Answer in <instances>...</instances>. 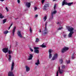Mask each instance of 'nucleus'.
I'll return each mask as SVG.
<instances>
[{
    "mask_svg": "<svg viewBox=\"0 0 76 76\" xmlns=\"http://www.w3.org/2000/svg\"><path fill=\"white\" fill-rule=\"evenodd\" d=\"M69 49V48L67 47H65L62 50L61 52L62 53H64V52H66V51H67Z\"/></svg>",
    "mask_w": 76,
    "mask_h": 76,
    "instance_id": "f257e3e1",
    "label": "nucleus"
},
{
    "mask_svg": "<svg viewBox=\"0 0 76 76\" xmlns=\"http://www.w3.org/2000/svg\"><path fill=\"white\" fill-rule=\"evenodd\" d=\"M42 34H44V35H46L48 34V30L46 28H45V30H43L42 31Z\"/></svg>",
    "mask_w": 76,
    "mask_h": 76,
    "instance_id": "f03ea898",
    "label": "nucleus"
},
{
    "mask_svg": "<svg viewBox=\"0 0 76 76\" xmlns=\"http://www.w3.org/2000/svg\"><path fill=\"white\" fill-rule=\"evenodd\" d=\"M34 48V53L37 54H38L39 53V50L38 49L39 48V47H35Z\"/></svg>",
    "mask_w": 76,
    "mask_h": 76,
    "instance_id": "7ed1b4c3",
    "label": "nucleus"
},
{
    "mask_svg": "<svg viewBox=\"0 0 76 76\" xmlns=\"http://www.w3.org/2000/svg\"><path fill=\"white\" fill-rule=\"evenodd\" d=\"M53 51V50L52 49H50L49 50V58H51L52 57V54H51V53Z\"/></svg>",
    "mask_w": 76,
    "mask_h": 76,
    "instance_id": "20e7f679",
    "label": "nucleus"
},
{
    "mask_svg": "<svg viewBox=\"0 0 76 76\" xmlns=\"http://www.w3.org/2000/svg\"><path fill=\"white\" fill-rule=\"evenodd\" d=\"M58 56H57V54H55L51 60H56V59L57 58Z\"/></svg>",
    "mask_w": 76,
    "mask_h": 76,
    "instance_id": "39448f33",
    "label": "nucleus"
},
{
    "mask_svg": "<svg viewBox=\"0 0 76 76\" xmlns=\"http://www.w3.org/2000/svg\"><path fill=\"white\" fill-rule=\"evenodd\" d=\"M74 29V28L72 27H69L68 28V31L69 32H73V31Z\"/></svg>",
    "mask_w": 76,
    "mask_h": 76,
    "instance_id": "423d86ee",
    "label": "nucleus"
},
{
    "mask_svg": "<svg viewBox=\"0 0 76 76\" xmlns=\"http://www.w3.org/2000/svg\"><path fill=\"white\" fill-rule=\"evenodd\" d=\"M17 34L18 35V37H20V38H22L23 37L22 36V34H21V33H20V31H18Z\"/></svg>",
    "mask_w": 76,
    "mask_h": 76,
    "instance_id": "0eeeda50",
    "label": "nucleus"
},
{
    "mask_svg": "<svg viewBox=\"0 0 76 76\" xmlns=\"http://www.w3.org/2000/svg\"><path fill=\"white\" fill-rule=\"evenodd\" d=\"M8 76H15V75L13 74V72H10L8 73Z\"/></svg>",
    "mask_w": 76,
    "mask_h": 76,
    "instance_id": "6e6552de",
    "label": "nucleus"
},
{
    "mask_svg": "<svg viewBox=\"0 0 76 76\" xmlns=\"http://www.w3.org/2000/svg\"><path fill=\"white\" fill-rule=\"evenodd\" d=\"M8 50H9V49L8 48H4L3 50V51L4 52V53H7Z\"/></svg>",
    "mask_w": 76,
    "mask_h": 76,
    "instance_id": "1a4fd4ad",
    "label": "nucleus"
},
{
    "mask_svg": "<svg viewBox=\"0 0 76 76\" xmlns=\"http://www.w3.org/2000/svg\"><path fill=\"white\" fill-rule=\"evenodd\" d=\"M26 6L27 7L29 8L31 6V2H26Z\"/></svg>",
    "mask_w": 76,
    "mask_h": 76,
    "instance_id": "9d476101",
    "label": "nucleus"
},
{
    "mask_svg": "<svg viewBox=\"0 0 76 76\" xmlns=\"http://www.w3.org/2000/svg\"><path fill=\"white\" fill-rule=\"evenodd\" d=\"M49 6L48 4H45L43 7V9L46 10H47V7H48Z\"/></svg>",
    "mask_w": 76,
    "mask_h": 76,
    "instance_id": "9b49d317",
    "label": "nucleus"
},
{
    "mask_svg": "<svg viewBox=\"0 0 76 76\" xmlns=\"http://www.w3.org/2000/svg\"><path fill=\"white\" fill-rule=\"evenodd\" d=\"M73 33H74V32H70L68 35L69 38H72V35Z\"/></svg>",
    "mask_w": 76,
    "mask_h": 76,
    "instance_id": "f8f14e48",
    "label": "nucleus"
},
{
    "mask_svg": "<svg viewBox=\"0 0 76 76\" xmlns=\"http://www.w3.org/2000/svg\"><path fill=\"white\" fill-rule=\"evenodd\" d=\"M16 26H14L12 31V33L13 34V36H14V35L15 34V30H16Z\"/></svg>",
    "mask_w": 76,
    "mask_h": 76,
    "instance_id": "ddd939ff",
    "label": "nucleus"
},
{
    "mask_svg": "<svg viewBox=\"0 0 76 76\" xmlns=\"http://www.w3.org/2000/svg\"><path fill=\"white\" fill-rule=\"evenodd\" d=\"M15 64V63L14 62H12V64L11 65V71H12L13 70V68H14V65Z\"/></svg>",
    "mask_w": 76,
    "mask_h": 76,
    "instance_id": "4468645a",
    "label": "nucleus"
},
{
    "mask_svg": "<svg viewBox=\"0 0 76 76\" xmlns=\"http://www.w3.org/2000/svg\"><path fill=\"white\" fill-rule=\"evenodd\" d=\"M67 2H66V0H64V1H63L62 3V6H64V4H65L66 5H67Z\"/></svg>",
    "mask_w": 76,
    "mask_h": 76,
    "instance_id": "2eb2a0df",
    "label": "nucleus"
},
{
    "mask_svg": "<svg viewBox=\"0 0 76 76\" xmlns=\"http://www.w3.org/2000/svg\"><path fill=\"white\" fill-rule=\"evenodd\" d=\"M33 58V55L30 54V56L29 58H28V60H32V58Z\"/></svg>",
    "mask_w": 76,
    "mask_h": 76,
    "instance_id": "dca6fc26",
    "label": "nucleus"
},
{
    "mask_svg": "<svg viewBox=\"0 0 76 76\" xmlns=\"http://www.w3.org/2000/svg\"><path fill=\"white\" fill-rule=\"evenodd\" d=\"M57 11L55 10L53 12H52L51 13V16H52V17H53V15H54V14H56V13H57Z\"/></svg>",
    "mask_w": 76,
    "mask_h": 76,
    "instance_id": "f3484780",
    "label": "nucleus"
},
{
    "mask_svg": "<svg viewBox=\"0 0 76 76\" xmlns=\"http://www.w3.org/2000/svg\"><path fill=\"white\" fill-rule=\"evenodd\" d=\"M73 4V2H72L70 3H67V5H68V6H72V4Z\"/></svg>",
    "mask_w": 76,
    "mask_h": 76,
    "instance_id": "a211bd4d",
    "label": "nucleus"
},
{
    "mask_svg": "<svg viewBox=\"0 0 76 76\" xmlns=\"http://www.w3.org/2000/svg\"><path fill=\"white\" fill-rule=\"evenodd\" d=\"M74 55L75 53H73L71 56V58L72 59V60L75 59V58H76L75 56Z\"/></svg>",
    "mask_w": 76,
    "mask_h": 76,
    "instance_id": "6ab92c4d",
    "label": "nucleus"
},
{
    "mask_svg": "<svg viewBox=\"0 0 76 76\" xmlns=\"http://www.w3.org/2000/svg\"><path fill=\"white\" fill-rule=\"evenodd\" d=\"M26 71L28 72L29 71V67H28V66H26Z\"/></svg>",
    "mask_w": 76,
    "mask_h": 76,
    "instance_id": "aec40b11",
    "label": "nucleus"
},
{
    "mask_svg": "<svg viewBox=\"0 0 76 76\" xmlns=\"http://www.w3.org/2000/svg\"><path fill=\"white\" fill-rule=\"evenodd\" d=\"M8 54H9L10 55V54H13V52L12 50H8Z\"/></svg>",
    "mask_w": 76,
    "mask_h": 76,
    "instance_id": "412c9836",
    "label": "nucleus"
},
{
    "mask_svg": "<svg viewBox=\"0 0 76 76\" xmlns=\"http://www.w3.org/2000/svg\"><path fill=\"white\" fill-rule=\"evenodd\" d=\"M39 59H38L37 62L35 63V64H36V65H38V64H39Z\"/></svg>",
    "mask_w": 76,
    "mask_h": 76,
    "instance_id": "4be33fe9",
    "label": "nucleus"
},
{
    "mask_svg": "<svg viewBox=\"0 0 76 76\" xmlns=\"http://www.w3.org/2000/svg\"><path fill=\"white\" fill-rule=\"evenodd\" d=\"M9 58H8V60L10 61V60H11V58H12V56L10 55H9Z\"/></svg>",
    "mask_w": 76,
    "mask_h": 76,
    "instance_id": "5701e85b",
    "label": "nucleus"
},
{
    "mask_svg": "<svg viewBox=\"0 0 76 76\" xmlns=\"http://www.w3.org/2000/svg\"><path fill=\"white\" fill-rule=\"evenodd\" d=\"M41 46L42 47V48H45L46 47V46L44 45V43H43L42 45H41Z\"/></svg>",
    "mask_w": 76,
    "mask_h": 76,
    "instance_id": "b1692460",
    "label": "nucleus"
},
{
    "mask_svg": "<svg viewBox=\"0 0 76 76\" xmlns=\"http://www.w3.org/2000/svg\"><path fill=\"white\" fill-rule=\"evenodd\" d=\"M4 18V16L2 15V14L0 13V18L2 19Z\"/></svg>",
    "mask_w": 76,
    "mask_h": 76,
    "instance_id": "393cba45",
    "label": "nucleus"
},
{
    "mask_svg": "<svg viewBox=\"0 0 76 76\" xmlns=\"http://www.w3.org/2000/svg\"><path fill=\"white\" fill-rule=\"evenodd\" d=\"M6 21H7V19H4L3 20V23H4L5 22H6Z\"/></svg>",
    "mask_w": 76,
    "mask_h": 76,
    "instance_id": "a878e982",
    "label": "nucleus"
},
{
    "mask_svg": "<svg viewBox=\"0 0 76 76\" xmlns=\"http://www.w3.org/2000/svg\"><path fill=\"white\" fill-rule=\"evenodd\" d=\"M39 41V39L38 38H37L36 39L35 41L36 42H38Z\"/></svg>",
    "mask_w": 76,
    "mask_h": 76,
    "instance_id": "bb28decb",
    "label": "nucleus"
},
{
    "mask_svg": "<svg viewBox=\"0 0 76 76\" xmlns=\"http://www.w3.org/2000/svg\"><path fill=\"white\" fill-rule=\"evenodd\" d=\"M8 32H9L8 31H6L4 32V34H7Z\"/></svg>",
    "mask_w": 76,
    "mask_h": 76,
    "instance_id": "cd10ccee",
    "label": "nucleus"
},
{
    "mask_svg": "<svg viewBox=\"0 0 76 76\" xmlns=\"http://www.w3.org/2000/svg\"><path fill=\"white\" fill-rule=\"evenodd\" d=\"M59 63H60L61 64L63 63V60L62 59H60Z\"/></svg>",
    "mask_w": 76,
    "mask_h": 76,
    "instance_id": "c85d7f7f",
    "label": "nucleus"
},
{
    "mask_svg": "<svg viewBox=\"0 0 76 76\" xmlns=\"http://www.w3.org/2000/svg\"><path fill=\"white\" fill-rule=\"evenodd\" d=\"M47 16H45L44 18H43L44 19V22H45V20H47Z\"/></svg>",
    "mask_w": 76,
    "mask_h": 76,
    "instance_id": "c756f323",
    "label": "nucleus"
},
{
    "mask_svg": "<svg viewBox=\"0 0 76 76\" xmlns=\"http://www.w3.org/2000/svg\"><path fill=\"white\" fill-rule=\"evenodd\" d=\"M29 31L30 33H32V29L31 28V27H30Z\"/></svg>",
    "mask_w": 76,
    "mask_h": 76,
    "instance_id": "7c9ffc66",
    "label": "nucleus"
},
{
    "mask_svg": "<svg viewBox=\"0 0 76 76\" xmlns=\"http://www.w3.org/2000/svg\"><path fill=\"white\" fill-rule=\"evenodd\" d=\"M59 71L60 74H61L63 73V71L62 70H59Z\"/></svg>",
    "mask_w": 76,
    "mask_h": 76,
    "instance_id": "2f4dec72",
    "label": "nucleus"
},
{
    "mask_svg": "<svg viewBox=\"0 0 76 76\" xmlns=\"http://www.w3.org/2000/svg\"><path fill=\"white\" fill-rule=\"evenodd\" d=\"M62 68L63 69H65V66L64 65H62Z\"/></svg>",
    "mask_w": 76,
    "mask_h": 76,
    "instance_id": "473e14b6",
    "label": "nucleus"
},
{
    "mask_svg": "<svg viewBox=\"0 0 76 76\" xmlns=\"http://www.w3.org/2000/svg\"><path fill=\"white\" fill-rule=\"evenodd\" d=\"M12 25H13V23H12L11 25L9 27L8 30H9L10 29V28L11 27V26H12Z\"/></svg>",
    "mask_w": 76,
    "mask_h": 76,
    "instance_id": "72a5a7b5",
    "label": "nucleus"
},
{
    "mask_svg": "<svg viewBox=\"0 0 76 76\" xmlns=\"http://www.w3.org/2000/svg\"><path fill=\"white\" fill-rule=\"evenodd\" d=\"M66 37H67V34H64V38H66Z\"/></svg>",
    "mask_w": 76,
    "mask_h": 76,
    "instance_id": "f704fd0d",
    "label": "nucleus"
},
{
    "mask_svg": "<svg viewBox=\"0 0 76 76\" xmlns=\"http://www.w3.org/2000/svg\"><path fill=\"white\" fill-rule=\"evenodd\" d=\"M56 76H58V71H57L56 72Z\"/></svg>",
    "mask_w": 76,
    "mask_h": 76,
    "instance_id": "c9c22d12",
    "label": "nucleus"
},
{
    "mask_svg": "<svg viewBox=\"0 0 76 76\" xmlns=\"http://www.w3.org/2000/svg\"><path fill=\"white\" fill-rule=\"evenodd\" d=\"M47 22H46L45 23V27L46 28H47Z\"/></svg>",
    "mask_w": 76,
    "mask_h": 76,
    "instance_id": "e433bc0d",
    "label": "nucleus"
},
{
    "mask_svg": "<svg viewBox=\"0 0 76 76\" xmlns=\"http://www.w3.org/2000/svg\"><path fill=\"white\" fill-rule=\"evenodd\" d=\"M5 9L6 10L7 12H8V11H9V9H8V8H7V7H5Z\"/></svg>",
    "mask_w": 76,
    "mask_h": 76,
    "instance_id": "4c0bfd02",
    "label": "nucleus"
},
{
    "mask_svg": "<svg viewBox=\"0 0 76 76\" xmlns=\"http://www.w3.org/2000/svg\"><path fill=\"white\" fill-rule=\"evenodd\" d=\"M37 9H38V8H37L36 7H34V10L35 11H36V10H37Z\"/></svg>",
    "mask_w": 76,
    "mask_h": 76,
    "instance_id": "58836bf2",
    "label": "nucleus"
},
{
    "mask_svg": "<svg viewBox=\"0 0 76 76\" xmlns=\"http://www.w3.org/2000/svg\"><path fill=\"white\" fill-rule=\"evenodd\" d=\"M56 5L55 4L54 6V10H56Z\"/></svg>",
    "mask_w": 76,
    "mask_h": 76,
    "instance_id": "ea45409f",
    "label": "nucleus"
},
{
    "mask_svg": "<svg viewBox=\"0 0 76 76\" xmlns=\"http://www.w3.org/2000/svg\"><path fill=\"white\" fill-rule=\"evenodd\" d=\"M62 28L61 27V28H58V30H61V29H62Z\"/></svg>",
    "mask_w": 76,
    "mask_h": 76,
    "instance_id": "a19ab883",
    "label": "nucleus"
},
{
    "mask_svg": "<svg viewBox=\"0 0 76 76\" xmlns=\"http://www.w3.org/2000/svg\"><path fill=\"white\" fill-rule=\"evenodd\" d=\"M70 62V61H67V63H68V64H69Z\"/></svg>",
    "mask_w": 76,
    "mask_h": 76,
    "instance_id": "79ce46f5",
    "label": "nucleus"
},
{
    "mask_svg": "<svg viewBox=\"0 0 76 76\" xmlns=\"http://www.w3.org/2000/svg\"><path fill=\"white\" fill-rule=\"evenodd\" d=\"M17 2L18 3H20V0H18Z\"/></svg>",
    "mask_w": 76,
    "mask_h": 76,
    "instance_id": "37998d69",
    "label": "nucleus"
},
{
    "mask_svg": "<svg viewBox=\"0 0 76 76\" xmlns=\"http://www.w3.org/2000/svg\"><path fill=\"white\" fill-rule=\"evenodd\" d=\"M45 1V0H42V3H44V1Z\"/></svg>",
    "mask_w": 76,
    "mask_h": 76,
    "instance_id": "c03bdc74",
    "label": "nucleus"
},
{
    "mask_svg": "<svg viewBox=\"0 0 76 76\" xmlns=\"http://www.w3.org/2000/svg\"><path fill=\"white\" fill-rule=\"evenodd\" d=\"M38 15H36L35 16V18H37V17H38Z\"/></svg>",
    "mask_w": 76,
    "mask_h": 76,
    "instance_id": "a18cd8bd",
    "label": "nucleus"
},
{
    "mask_svg": "<svg viewBox=\"0 0 76 76\" xmlns=\"http://www.w3.org/2000/svg\"><path fill=\"white\" fill-rule=\"evenodd\" d=\"M30 50L31 51V52H32L33 51V50L32 49H30Z\"/></svg>",
    "mask_w": 76,
    "mask_h": 76,
    "instance_id": "49530a36",
    "label": "nucleus"
},
{
    "mask_svg": "<svg viewBox=\"0 0 76 76\" xmlns=\"http://www.w3.org/2000/svg\"><path fill=\"white\" fill-rule=\"evenodd\" d=\"M60 70V67H59V70Z\"/></svg>",
    "mask_w": 76,
    "mask_h": 76,
    "instance_id": "de8ad7c7",
    "label": "nucleus"
},
{
    "mask_svg": "<svg viewBox=\"0 0 76 76\" xmlns=\"http://www.w3.org/2000/svg\"><path fill=\"white\" fill-rule=\"evenodd\" d=\"M4 0H1L0 1H3Z\"/></svg>",
    "mask_w": 76,
    "mask_h": 76,
    "instance_id": "09e8293b",
    "label": "nucleus"
},
{
    "mask_svg": "<svg viewBox=\"0 0 76 76\" xmlns=\"http://www.w3.org/2000/svg\"><path fill=\"white\" fill-rule=\"evenodd\" d=\"M39 32H41V30H39Z\"/></svg>",
    "mask_w": 76,
    "mask_h": 76,
    "instance_id": "8fccbe9b",
    "label": "nucleus"
},
{
    "mask_svg": "<svg viewBox=\"0 0 76 76\" xmlns=\"http://www.w3.org/2000/svg\"><path fill=\"white\" fill-rule=\"evenodd\" d=\"M11 47H12V45H10V48H11Z\"/></svg>",
    "mask_w": 76,
    "mask_h": 76,
    "instance_id": "3c124183",
    "label": "nucleus"
},
{
    "mask_svg": "<svg viewBox=\"0 0 76 76\" xmlns=\"http://www.w3.org/2000/svg\"><path fill=\"white\" fill-rule=\"evenodd\" d=\"M59 22H58L57 23V24H59Z\"/></svg>",
    "mask_w": 76,
    "mask_h": 76,
    "instance_id": "603ef678",
    "label": "nucleus"
},
{
    "mask_svg": "<svg viewBox=\"0 0 76 76\" xmlns=\"http://www.w3.org/2000/svg\"><path fill=\"white\" fill-rule=\"evenodd\" d=\"M56 0H53V1H56Z\"/></svg>",
    "mask_w": 76,
    "mask_h": 76,
    "instance_id": "864d4df0",
    "label": "nucleus"
},
{
    "mask_svg": "<svg viewBox=\"0 0 76 76\" xmlns=\"http://www.w3.org/2000/svg\"><path fill=\"white\" fill-rule=\"evenodd\" d=\"M15 20H17V19H18V18H15Z\"/></svg>",
    "mask_w": 76,
    "mask_h": 76,
    "instance_id": "5fc2aeb1",
    "label": "nucleus"
},
{
    "mask_svg": "<svg viewBox=\"0 0 76 76\" xmlns=\"http://www.w3.org/2000/svg\"><path fill=\"white\" fill-rule=\"evenodd\" d=\"M6 57H7V55H6Z\"/></svg>",
    "mask_w": 76,
    "mask_h": 76,
    "instance_id": "6e6d98bb",
    "label": "nucleus"
},
{
    "mask_svg": "<svg viewBox=\"0 0 76 76\" xmlns=\"http://www.w3.org/2000/svg\"><path fill=\"white\" fill-rule=\"evenodd\" d=\"M45 76H46V75H45Z\"/></svg>",
    "mask_w": 76,
    "mask_h": 76,
    "instance_id": "4d7b16f0",
    "label": "nucleus"
}]
</instances>
